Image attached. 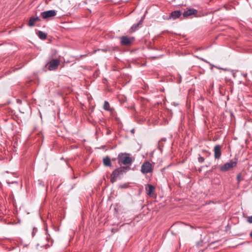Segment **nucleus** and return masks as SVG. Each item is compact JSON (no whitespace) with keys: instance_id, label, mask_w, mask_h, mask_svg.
Listing matches in <instances>:
<instances>
[{"instance_id":"nucleus-13","label":"nucleus","mask_w":252,"mask_h":252,"mask_svg":"<svg viewBox=\"0 0 252 252\" xmlns=\"http://www.w3.org/2000/svg\"><path fill=\"white\" fill-rule=\"evenodd\" d=\"M180 15H181V12L180 11H175L172 12L170 14L169 18H172L173 19H176L177 18H179Z\"/></svg>"},{"instance_id":"nucleus-1","label":"nucleus","mask_w":252,"mask_h":252,"mask_svg":"<svg viewBox=\"0 0 252 252\" xmlns=\"http://www.w3.org/2000/svg\"><path fill=\"white\" fill-rule=\"evenodd\" d=\"M128 169H129L128 167H121L115 169L111 174L110 181L111 183H114L117 178H120L121 176L126 173Z\"/></svg>"},{"instance_id":"nucleus-22","label":"nucleus","mask_w":252,"mask_h":252,"mask_svg":"<svg viewBox=\"0 0 252 252\" xmlns=\"http://www.w3.org/2000/svg\"><path fill=\"white\" fill-rule=\"evenodd\" d=\"M44 238V240H45L46 242H49L50 240H51V237H43Z\"/></svg>"},{"instance_id":"nucleus-16","label":"nucleus","mask_w":252,"mask_h":252,"mask_svg":"<svg viewBox=\"0 0 252 252\" xmlns=\"http://www.w3.org/2000/svg\"><path fill=\"white\" fill-rule=\"evenodd\" d=\"M143 18H141V19L138 22V23H137V24L133 25L131 28V31H135L136 30V29L138 28V26L139 25L141 24V23L143 22Z\"/></svg>"},{"instance_id":"nucleus-4","label":"nucleus","mask_w":252,"mask_h":252,"mask_svg":"<svg viewBox=\"0 0 252 252\" xmlns=\"http://www.w3.org/2000/svg\"><path fill=\"white\" fill-rule=\"evenodd\" d=\"M133 37H129L127 36H122L120 37L121 44L123 46L130 45L134 41Z\"/></svg>"},{"instance_id":"nucleus-5","label":"nucleus","mask_w":252,"mask_h":252,"mask_svg":"<svg viewBox=\"0 0 252 252\" xmlns=\"http://www.w3.org/2000/svg\"><path fill=\"white\" fill-rule=\"evenodd\" d=\"M56 11L54 10H50L41 13L42 17L44 19H47L56 15Z\"/></svg>"},{"instance_id":"nucleus-17","label":"nucleus","mask_w":252,"mask_h":252,"mask_svg":"<svg viewBox=\"0 0 252 252\" xmlns=\"http://www.w3.org/2000/svg\"><path fill=\"white\" fill-rule=\"evenodd\" d=\"M38 36L41 39H45L46 38V34L42 31H39L38 32Z\"/></svg>"},{"instance_id":"nucleus-11","label":"nucleus","mask_w":252,"mask_h":252,"mask_svg":"<svg viewBox=\"0 0 252 252\" xmlns=\"http://www.w3.org/2000/svg\"><path fill=\"white\" fill-rule=\"evenodd\" d=\"M155 189L153 185L148 184L146 188L147 193L150 196H153L155 194Z\"/></svg>"},{"instance_id":"nucleus-18","label":"nucleus","mask_w":252,"mask_h":252,"mask_svg":"<svg viewBox=\"0 0 252 252\" xmlns=\"http://www.w3.org/2000/svg\"><path fill=\"white\" fill-rule=\"evenodd\" d=\"M246 220L249 223H252V216L247 217Z\"/></svg>"},{"instance_id":"nucleus-3","label":"nucleus","mask_w":252,"mask_h":252,"mask_svg":"<svg viewBox=\"0 0 252 252\" xmlns=\"http://www.w3.org/2000/svg\"><path fill=\"white\" fill-rule=\"evenodd\" d=\"M153 168L152 164L149 161L144 162L141 167V171L143 174H147L153 172Z\"/></svg>"},{"instance_id":"nucleus-6","label":"nucleus","mask_w":252,"mask_h":252,"mask_svg":"<svg viewBox=\"0 0 252 252\" xmlns=\"http://www.w3.org/2000/svg\"><path fill=\"white\" fill-rule=\"evenodd\" d=\"M208 237H204L202 240L197 243L198 247H204L207 248L208 247H211L213 245L215 244L216 242H212L211 244H208Z\"/></svg>"},{"instance_id":"nucleus-21","label":"nucleus","mask_w":252,"mask_h":252,"mask_svg":"<svg viewBox=\"0 0 252 252\" xmlns=\"http://www.w3.org/2000/svg\"><path fill=\"white\" fill-rule=\"evenodd\" d=\"M52 245V242L51 241V244H49V243L45 244H42L41 247H46V246L50 247Z\"/></svg>"},{"instance_id":"nucleus-7","label":"nucleus","mask_w":252,"mask_h":252,"mask_svg":"<svg viewBox=\"0 0 252 252\" xmlns=\"http://www.w3.org/2000/svg\"><path fill=\"white\" fill-rule=\"evenodd\" d=\"M60 64V61L59 60H53L49 63L48 68L50 70H53L56 69Z\"/></svg>"},{"instance_id":"nucleus-15","label":"nucleus","mask_w":252,"mask_h":252,"mask_svg":"<svg viewBox=\"0 0 252 252\" xmlns=\"http://www.w3.org/2000/svg\"><path fill=\"white\" fill-rule=\"evenodd\" d=\"M103 108L106 111H111L112 109L110 108L109 103L108 102L105 101H104V105H103Z\"/></svg>"},{"instance_id":"nucleus-9","label":"nucleus","mask_w":252,"mask_h":252,"mask_svg":"<svg viewBox=\"0 0 252 252\" xmlns=\"http://www.w3.org/2000/svg\"><path fill=\"white\" fill-rule=\"evenodd\" d=\"M221 146L219 145H217L214 147V153H215V158L216 159H219L220 158L221 156Z\"/></svg>"},{"instance_id":"nucleus-14","label":"nucleus","mask_w":252,"mask_h":252,"mask_svg":"<svg viewBox=\"0 0 252 252\" xmlns=\"http://www.w3.org/2000/svg\"><path fill=\"white\" fill-rule=\"evenodd\" d=\"M103 162L105 166H110L111 165V159L109 157L103 158Z\"/></svg>"},{"instance_id":"nucleus-19","label":"nucleus","mask_w":252,"mask_h":252,"mask_svg":"<svg viewBox=\"0 0 252 252\" xmlns=\"http://www.w3.org/2000/svg\"><path fill=\"white\" fill-rule=\"evenodd\" d=\"M198 161L199 162H200V163L203 162L204 161V158L203 157L199 155V157L198 158Z\"/></svg>"},{"instance_id":"nucleus-20","label":"nucleus","mask_w":252,"mask_h":252,"mask_svg":"<svg viewBox=\"0 0 252 252\" xmlns=\"http://www.w3.org/2000/svg\"><path fill=\"white\" fill-rule=\"evenodd\" d=\"M166 141V138H162L161 139V140L158 142V147H159V148L160 149V143L162 142H165Z\"/></svg>"},{"instance_id":"nucleus-8","label":"nucleus","mask_w":252,"mask_h":252,"mask_svg":"<svg viewBox=\"0 0 252 252\" xmlns=\"http://www.w3.org/2000/svg\"><path fill=\"white\" fill-rule=\"evenodd\" d=\"M236 165V162L231 161L230 162H227L224 164V165L221 167V170L223 171L229 170Z\"/></svg>"},{"instance_id":"nucleus-24","label":"nucleus","mask_w":252,"mask_h":252,"mask_svg":"<svg viewBox=\"0 0 252 252\" xmlns=\"http://www.w3.org/2000/svg\"><path fill=\"white\" fill-rule=\"evenodd\" d=\"M160 147L162 146L163 144V142H162L161 143H160Z\"/></svg>"},{"instance_id":"nucleus-12","label":"nucleus","mask_w":252,"mask_h":252,"mask_svg":"<svg viewBox=\"0 0 252 252\" xmlns=\"http://www.w3.org/2000/svg\"><path fill=\"white\" fill-rule=\"evenodd\" d=\"M40 20L38 17H32L30 18V20L28 22V26L30 27H33L34 26L35 23L37 21H39Z\"/></svg>"},{"instance_id":"nucleus-25","label":"nucleus","mask_w":252,"mask_h":252,"mask_svg":"<svg viewBox=\"0 0 252 252\" xmlns=\"http://www.w3.org/2000/svg\"><path fill=\"white\" fill-rule=\"evenodd\" d=\"M250 236H252V231L250 233Z\"/></svg>"},{"instance_id":"nucleus-23","label":"nucleus","mask_w":252,"mask_h":252,"mask_svg":"<svg viewBox=\"0 0 252 252\" xmlns=\"http://www.w3.org/2000/svg\"><path fill=\"white\" fill-rule=\"evenodd\" d=\"M37 229L36 228H33V231H32V235L33 236H34L35 235V232L37 231Z\"/></svg>"},{"instance_id":"nucleus-10","label":"nucleus","mask_w":252,"mask_h":252,"mask_svg":"<svg viewBox=\"0 0 252 252\" xmlns=\"http://www.w3.org/2000/svg\"><path fill=\"white\" fill-rule=\"evenodd\" d=\"M197 11L194 9H189L188 10L185 11L183 13V17L184 18H187L189 16L195 15L197 13Z\"/></svg>"},{"instance_id":"nucleus-2","label":"nucleus","mask_w":252,"mask_h":252,"mask_svg":"<svg viewBox=\"0 0 252 252\" xmlns=\"http://www.w3.org/2000/svg\"><path fill=\"white\" fill-rule=\"evenodd\" d=\"M118 160L119 164H131L132 160L129 157V155L126 153L120 154L118 156Z\"/></svg>"}]
</instances>
